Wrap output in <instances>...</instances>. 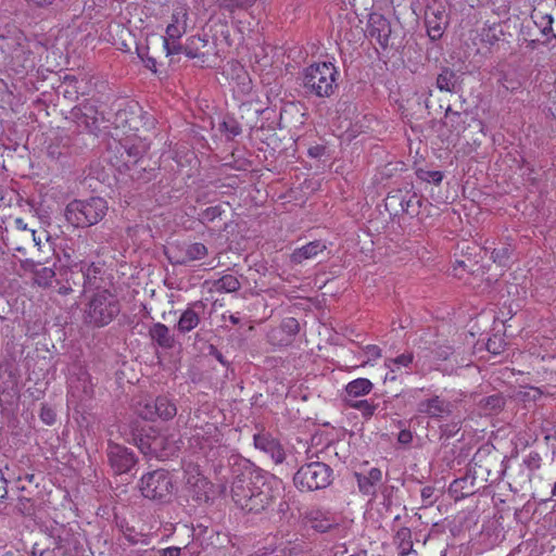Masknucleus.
Instances as JSON below:
<instances>
[{
  "label": "nucleus",
  "instance_id": "c9c22d12",
  "mask_svg": "<svg viewBox=\"0 0 556 556\" xmlns=\"http://www.w3.org/2000/svg\"><path fill=\"white\" fill-rule=\"evenodd\" d=\"M216 291L236 292L241 288V283L233 275H224L214 282Z\"/></svg>",
  "mask_w": 556,
  "mask_h": 556
},
{
  "label": "nucleus",
  "instance_id": "ddd939ff",
  "mask_svg": "<svg viewBox=\"0 0 556 556\" xmlns=\"http://www.w3.org/2000/svg\"><path fill=\"white\" fill-rule=\"evenodd\" d=\"M456 404L433 395L429 399L422 400L417 404V412L431 419L441 420L452 416Z\"/></svg>",
  "mask_w": 556,
  "mask_h": 556
},
{
  "label": "nucleus",
  "instance_id": "2f4dec72",
  "mask_svg": "<svg viewBox=\"0 0 556 556\" xmlns=\"http://www.w3.org/2000/svg\"><path fill=\"white\" fill-rule=\"evenodd\" d=\"M207 40L201 36H192L188 38L184 46V53L190 58H199L202 53L201 50L206 46Z\"/></svg>",
  "mask_w": 556,
  "mask_h": 556
},
{
  "label": "nucleus",
  "instance_id": "f03ea898",
  "mask_svg": "<svg viewBox=\"0 0 556 556\" xmlns=\"http://www.w3.org/2000/svg\"><path fill=\"white\" fill-rule=\"evenodd\" d=\"M33 47L22 33L11 36L0 35V70H12L15 73L28 71L35 66Z\"/></svg>",
  "mask_w": 556,
  "mask_h": 556
},
{
  "label": "nucleus",
  "instance_id": "4d7b16f0",
  "mask_svg": "<svg viewBox=\"0 0 556 556\" xmlns=\"http://www.w3.org/2000/svg\"><path fill=\"white\" fill-rule=\"evenodd\" d=\"M222 213V210L219 206H211V207H207L204 212H203V219L204 220H213L214 218H216L217 216H219Z\"/></svg>",
  "mask_w": 556,
  "mask_h": 556
},
{
  "label": "nucleus",
  "instance_id": "9b49d317",
  "mask_svg": "<svg viewBox=\"0 0 556 556\" xmlns=\"http://www.w3.org/2000/svg\"><path fill=\"white\" fill-rule=\"evenodd\" d=\"M84 271L78 263L68 266H62L58 271L56 293L60 295H68L75 291L81 293L84 280Z\"/></svg>",
  "mask_w": 556,
  "mask_h": 556
},
{
  "label": "nucleus",
  "instance_id": "393cba45",
  "mask_svg": "<svg viewBox=\"0 0 556 556\" xmlns=\"http://www.w3.org/2000/svg\"><path fill=\"white\" fill-rule=\"evenodd\" d=\"M428 34L432 39L440 38L447 23L444 11H431L426 14Z\"/></svg>",
  "mask_w": 556,
  "mask_h": 556
},
{
  "label": "nucleus",
  "instance_id": "7ed1b4c3",
  "mask_svg": "<svg viewBox=\"0 0 556 556\" xmlns=\"http://www.w3.org/2000/svg\"><path fill=\"white\" fill-rule=\"evenodd\" d=\"M136 489L144 500L164 506L173 502L176 483L174 476L167 469L157 468L143 473Z\"/></svg>",
  "mask_w": 556,
  "mask_h": 556
},
{
  "label": "nucleus",
  "instance_id": "cd10ccee",
  "mask_svg": "<svg viewBox=\"0 0 556 556\" xmlns=\"http://www.w3.org/2000/svg\"><path fill=\"white\" fill-rule=\"evenodd\" d=\"M531 18L544 36L552 34V25L554 21L552 14L544 12L541 9H534L531 14Z\"/></svg>",
  "mask_w": 556,
  "mask_h": 556
},
{
  "label": "nucleus",
  "instance_id": "0e129e2a",
  "mask_svg": "<svg viewBox=\"0 0 556 556\" xmlns=\"http://www.w3.org/2000/svg\"><path fill=\"white\" fill-rule=\"evenodd\" d=\"M451 354V349L450 348H445V349H439L437 352H435V355H437V358L438 359H447L448 355Z\"/></svg>",
  "mask_w": 556,
  "mask_h": 556
},
{
  "label": "nucleus",
  "instance_id": "c756f323",
  "mask_svg": "<svg viewBox=\"0 0 556 556\" xmlns=\"http://www.w3.org/2000/svg\"><path fill=\"white\" fill-rule=\"evenodd\" d=\"M369 23L371 36H377L379 39H388L390 34L389 23L382 15H371Z\"/></svg>",
  "mask_w": 556,
  "mask_h": 556
},
{
  "label": "nucleus",
  "instance_id": "e2e57ef3",
  "mask_svg": "<svg viewBox=\"0 0 556 556\" xmlns=\"http://www.w3.org/2000/svg\"><path fill=\"white\" fill-rule=\"evenodd\" d=\"M161 556H180L179 547H167L161 551Z\"/></svg>",
  "mask_w": 556,
  "mask_h": 556
},
{
  "label": "nucleus",
  "instance_id": "3c124183",
  "mask_svg": "<svg viewBox=\"0 0 556 556\" xmlns=\"http://www.w3.org/2000/svg\"><path fill=\"white\" fill-rule=\"evenodd\" d=\"M128 231H129V237L132 240L138 237V239L146 241L147 236H149V230L143 226H136L134 229H129Z\"/></svg>",
  "mask_w": 556,
  "mask_h": 556
},
{
  "label": "nucleus",
  "instance_id": "ea45409f",
  "mask_svg": "<svg viewBox=\"0 0 556 556\" xmlns=\"http://www.w3.org/2000/svg\"><path fill=\"white\" fill-rule=\"evenodd\" d=\"M380 494L382 496V504L386 508H390L393 505V495L399 491V488L395 485L381 484L379 486Z\"/></svg>",
  "mask_w": 556,
  "mask_h": 556
},
{
  "label": "nucleus",
  "instance_id": "e433bc0d",
  "mask_svg": "<svg viewBox=\"0 0 556 556\" xmlns=\"http://www.w3.org/2000/svg\"><path fill=\"white\" fill-rule=\"evenodd\" d=\"M256 0H216V3L220 9H224L230 13L236 10H247L251 8Z\"/></svg>",
  "mask_w": 556,
  "mask_h": 556
},
{
  "label": "nucleus",
  "instance_id": "58836bf2",
  "mask_svg": "<svg viewBox=\"0 0 556 556\" xmlns=\"http://www.w3.org/2000/svg\"><path fill=\"white\" fill-rule=\"evenodd\" d=\"M462 429V420H452L451 422L443 424L439 427L440 430V439L447 441L451 438H454Z\"/></svg>",
  "mask_w": 556,
  "mask_h": 556
},
{
  "label": "nucleus",
  "instance_id": "a878e982",
  "mask_svg": "<svg viewBox=\"0 0 556 556\" xmlns=\"http://www.w3.org/2000/svg\"><path fill=\"white\" fill-rule=\"evenodd\" d=\"M78 265L80 269H83L85 278L84 280H86V282L81 286V293H86L87 291L98 289L100 287L98 282V275L101 271L100 267L96 266L93 263L86 264L84 262H79Z\"/></svg>",
  "mask_w": 556,
  "mask_h": 556
},
{
  "label": "nucleus",
  "instance_id": "6e6d98bb",
  "mask_svg": "<svg viewBox=\"0 0 556 556\" xmlns=\"http://www.w3.org/2000/svg\"><path fill=\"white\" fill-rule=\"evenodd\" d=\"M182 31H184V29H181L176 24H169L166 27V35L168 36V38L174 39V40L180 38V36L182 35Z\"/></svg>",
  "mask_w": 556,
  "mask_h": 556
},
{
  "label": "nucleus",
  "instance_id": "4be33fe9",
  "mask_svg": "<svg viewBox=\"0 0 556 556\" xmlns=\"http://www.w3.org/2000/svg\"><path fill=\"white\" fill-rule=\"evenodd\" d=\"M307 525L317 532L325 533L337 526L328 511L312 509L305 515Z\"/></svg>",
  "mask_w": 556,
  "mask_h": 556
},
{
  "label": "nucleus",
  "instance_id": "5fc2aeb1",
  "mask_svg": "<svg viewBox=\"0 0 556 556\" xmlns=\"http://www.w3.org/2000/svg\"><path fill=\"white\" fill-rule=\"evenodd\" d=\"M543 395V392L536 388V387H529L528 391L525 392L523 397L525 400L529 401H536L541 399Z\"/></svg>",
  "mask_w": 556,
  "mask_h": 556
},
{
  "label": "nucleus",
  "instance_id": "1a4fd4ad",
  "mask_svg": "<svg viewBox=\"0 0 556 556\" xmlns=\"http://www.w3.org/2000/svg\"><path fill=\"white\" fill-rule=\"evenodd\" d=\"M137 414L144 420L154 421L157 418L167 421L177 414L175 402L166 395H159L155 399H146L137 405Z\"/></svg>",
  "mask_w": 556,
  "mask_h": 556
},
{
  "label": "nucleus",
  "instance_id": "39448f33",
  "mask_svg": "<svg viewBox=\"0 0 556 556\" xmlns=\"http://www.w3.org/2000/svg\"><path fill=\"white\" fill-rule=\"evenodd\" d=\"M108 211L106 201L100 197L74 200L66 205L65 217L76 227H88L100 222Z\"/></svg>",
  "mask_w": 556,
  "mask_h": 556
},
{
  "label": "nucleus",
  "instance_id": "09e8293b",
  "mask_svg": "<svg viewBox=\"0 0 556 556\" xmlns=\"http://www.w3.org/2000/svg\"><path fill=\"white\" fill-rule=\"evenodd\" d=\"M208 485V482L204 478H197V481L194 482V488L199 489V491L195 492L194 498L198 502H206L208 500L207 493L205 491V488Z\"/></svg>",
  "mask_w": 556,
  "mask_h": 556
},
{
  "label": "nucleus",
  "instance_id": "dca6fc26",
  "mask_svg": "<svg viewBox=\"0 0 556 556\" xmlns=\"http://www.w3.org/2000/svg\"><path fill=\"white\" fill-rule=\"evenodd\" d=\"M179 441L174 435L160 433L155 441L152 443L151 452H148L147 457H154L160 460H166L175 455L180 450Z\"/></svg>",
  "mask_w": 556,
  "mask_h": 556
},
{
  "label": "nucleus",
  "instance_id": "72a5a7b5",
  "mask_svg": "<svg viewBox=\"0 0 556 556\" xmlns=\"http://www.w3.org/2000/svg\"><path fill=\"white\" fill-rule=\"evenodd\" d=\"M456 85V74L450 68H444L437 78V87L441 91L452 92Z\"/></svg>",
  "mask_w": 556,
  "mask_h": 556
},
{
  "label": "nucleus",
  "instance_id": "a211bd4d",
  "mask_svg": "<svg viewBox=\"0 0 556 556\" xmlns=\"http://www.w3.org/2000/svg\"><path fill=\"white\" fill-rule=\"evenodd\" d=\"M31 251L28 257L21 258L22 267L26 270L37 268L49 263L56 256L54 245H30Z\"/></svg>",
  "mask_w": 556,
  "mask_h": 556
},
{
  "label": "nucleus",
  "instance_id": "680f3d73",
  "mask_svg": "<svg viewBox=\"0 0 556 556\" xmlns=\"http://www.w3.org/2000/svg\"><path fill=\"white\" fill-rule=\"evenodd\" d=\"M413 200H416L417 203L419 202V199L417 198L416 194L409 195L408 200H405V199L401 200L400 205H401L403 212H408Z\"/></svg>",
  "mask_w": 556,
  "mask_h": 556
},
{
  "label": "nucleus",
  "instance_id": "6ab92c4d",
  "mask_svg": "<svg viewBox=\"0 0 556 556\" xmlns=\"http://www.w3.org/2000/svg\"><path fill=\"white\" fill-rule=\"evenodd\" d=\"M160 433L161 431L151 426H135L131 431V441L147 456L148 452H151L152 443Z\"/></svg>",
  "mask_w": 556,
  "mask_h": 556
},
{
  "label": "nucleus",
  "instance_id": "6e6552de",
  "mask_svg": "<svg viewBox=\"0 0 556 556\" xmlns=\"http://www.w3.org/2000/svg\"><path fill=\"white\" fill-rule=\"evenodd\" d=\"M121 312V305L114 294L108 290L97 292L88 303L85 320L94 327L109 325Z\"/></svg>",
  "mask_w": 556,
  "mask_h": 556
},
{
  "label": "nucleus",
  "instance_id": "a18cd8bd",
  "mask_svg": "<svg viewBox=\"0 0 556 556\" xmlns=\"http://www.w3.org/2000/svg\"><path fill=\"white\" fill-rule=\"evenodd\" d=\"M281 330L289 336H294L300 330L299 321L293 317L285 318L280 325Z\"/></svg>",
  "mask_w": 556,
  "mask_h": 556
},
{
  "label": "nucleus",
  "instance_id": "79ce46f5",
  "mask_svg": "<svg viewBox=\"0 0 556 556\" xmlns=\"http://www.w3.org/2000/svg\"><path fill=\"white\" fill-rule=\"evenodd\" d=\"M414 354L412 352L403 353L394 358L387 359L386 364L388 367H409L413 364Z\"/></svg>",
  "mask_w": 556,
  "mask_h": 556
},
{
  "label": "nucleus",
  "instance_id": "c03bdc74",
  "mask_svg": "<svg viewBox=\"0 0 556 556\" xmlns=\"http://www.w3.org/2000/svg\"><path fill=\"white\" fill-rule=\"evenodd\" d=\"M420 496L425 507H430L437 502L435 488L426 485L421 489Z\"/></svg>",
  "mask_w": 556,
  "mask_h": 556
},
{
  "label": "nucleus",
  "instance_id": "f8f14e48",
  "mask_svg": "<svg viewBox=\"0 0 556 556\" xmlns=\"http://www.w3.org/2000/svg\"><path fill=\"white\" fill-rule=\"evenodd\" d=\"M167 260L173 265H187L207 254L206 245H163Z\"/></svg>",
  "mask_w": 556,
  "mask_h": 556
},
{
  "label": "nucleus",
  "instance_id": "9d476101",
  "mask_svg": "<svg viewBox=\"0 0 556 556\" xmlns=\"http://www.w3.org/2000/svg\"><path fill=\"white\" fill-rule=\"evenodd\" d=\"M105 454L108 464L115 475L130 472L138 463V457L131 448L111 440L108 442Z\"/></svg>",
  "mask_w": 556,
  "mask_h": 556
},
{
  "label": "nucleus",
  "instance_id": "7c9ffc66",
  "mask_svg": "<svg viewBox=\"0 0 556 556\" xmlns=\"http://www.w3.org/2000/svg\"><path fill=\"white\" fill-rule=\"evenodd\" d=\"M326 245H302L301 248L293 251L291 254V262L294 264H301L304 260H308L319 252H323Z\"/></svg>",
  "mask_w": 556,
  "mask_h": 556
},
{
  "label": "nucleus",
  "instance_id": "c85d7f7f",
  "mask_svg": "<svg viewBox=\"0 0 556 556\" xmlns=\"http://www.w3.org/2000/svg\"><path fill=\"white\" fill-rule=\"evenodd\" d=\"M372 389V383L366 378H358L348 383L345 391L349 396L357 397L368 394Z\"/></svg>",
  "mask_w": 556,
  "mask_h": 556
},
{
  "label": "nucleus",
  "instance_id": "412c9836",
  "mask_svg": "<svg viewBox=\"0 0 556 556\" xmlns=\"http://www.w3.org/2000/svg\"><path fill=\"white\" fill-rule=\"evenodd\" d=\"M49 536L52 539L54 549L66 555L72 548H76V541L71 529L64 526L51 528Z\"/></svg>",
  "mask_w": 556,
  "mask_h": 556
},
{
  "label": "nucleus",
  "instance_id": "69168bd1",
  "mask_svg": "<svg viewBox=\"0 0 556 556\" xmlns=\"http://www.w3.org/2000/svg\"><path fill=\"white\" fill-rule=\"evenodd\" d=\"M142 60H143L147 68H149L153 72L156 71V61L154 58L148 56L146 59L142 58Z\"/></svg>",
  "mask_w": 556,
  "mask_h": 556
},
{
  "label": "nucleus",
  "instance_id": "bf43d9fd",
  "mask_svg": "<svg viewBox=\"0 0 556 556\" xmlns=\"http://www.w3.org/2000/svg\"><path fill=\"white\" fill-rule=\"evenodd\" d=\"M164 47L166 48L168 54L184 52V46L176 45V43H173L172 46H169V42L167 39L164 40Z\"/></svg>",
  "mask_w": 556,
  "mask_h": 556
},
{
  "label": "nucleus",
  "instance_id": "de8ad7c7",
  "mask_svg": "<svg viewBox=\"0 0 556 556\" xmlns=\"http://www.w3.org/2000/svg\"><path fill=\"white\" fill-rule=\"evenodd\" d=\"M418 176L428 182H433L434 185L441 184L443 179V174L440 170H419Z\"/></svg>",
  "mask_w": 556,
  "mask_h": 556
},
{
  "label": "nucleus",
  "instance_id": "37998d69",
  "mask_svg": "<svg viewBox=\"0 0 556 556\" xmlns=\"http://www.w3.org/2000/svg\"><path fill=\"white\" fill-rule=\"evenodd\" d=\"M506 346V343L504 339L501 336L494 334L493 337L489 338L486 342V350L492 354H501L504 352Z\"/></svg>",
  "mask_w": 556,
  "mask_h": 556
},
{
  "label": "nucleus",
  "instance_id": "b1692460",
  "mask_svg": "<svg viewBox=\"0 0 556 556\" xmlns=\"http://www.w3.org/2000/svg\"><path fill=\"white\" fill-rule=\"evenodd\" d=\"M29 270L34 274V282L38 287L56 292L58 273L49 267L34 268Z\"/></svg>",
  "mask_w": 556,
  "mask_h": 556
},
{
  "label": "nucleus",
  "instance_id": "f3484780",
  "mask_svg": "<svg viewBox=\"0 0 556 556\" xmlns=\"http://www.w3.org/2000/svg\"><path fill=\"white\" fill-rule=\"evenodd\" d=\"M358 491L366 496L376 497L378 486L381 484L383 473L381 469L372 467L367 472H355Z\"/></svg>",
  "mask_w": 556,
  "mask_h": 556
},
{
  "label": "nucleus",
  "instance_id": "5701e85b",
  "mask_svg": "<svg viewBox=\"0 0 556 556\" xmlns=\"http://www.w3.org/2000/svg\"><path fill=\"white\" fill-rule=\"evenodd\" d=\"M149 336L162 349H172L175 345V337L170 333L169 328L162 324L155 323L149 329Z\"/></svg>",
  "mask_w": 556,
  "mask_h": 556
},
{
  "label": "nucleus",
  "instance_id": "423d86ee",
  "mask_svg": "<svg viewBox=\"0 0 556 556\" xmlns=\"http://www.w3.org/2000/svg\"><path fill=\"white\" fill-rule=\"evenodd\" d=\"M505 457H502L492 446L485 445L475 453L469 463V471L473 478L481 477L491 483L503 478L506 471Z\"/></svg>",
  "mask_w": 556,
  "mask_h": 556
},
{
  "label": "nucleus",
  "instance_id": "bb28decb",
  "mask_svg": "<svg viewBox=\"0 0 556 556\" xmlns=\"http://www.w3.org/2000/svg\"><path fill=\"white\" fill-rule=\"evenodd\" d=\"M506 399L502 393L485 396L479 401V407L486 414H497L504 409Z\"/></svg>",
  "mask_w": 556,
  "mask_h": 556
},
{
  "label": "nucleus",
  "instance_id": "4c0bfd02",
  "mask_svg": "<svg viewBox=\"0 0 556 556\" xmlns=\"http://www.w3.org/2000/svg\"><path fill=\"white\" fill-rule=\"evenodd\" d=\"M13 510L20 516H33L35 514V502L30 497L18 496Z\"/></svg>",
  "mask_w": 556,
  "mask_h": 556
},
{
  "label": "nucleus",
  "instance_id": "20e7f679",
  "mask_svg": "<svg viewBox=\"0 0 556 556\" xmlns=\"http://www.w3.org/2000/svg\"><path fill=\"white\" fill-rule=\"evenodd\" d=\"M339 72L330 62L314 63L303 72V86L316 97H330L337 89Z\"/></svg>",
  "mask_w": 556,
  "mask_h": 556
},
{
  "label": "nucleus",
  "instance_id": "2eb2a0df",
  "mask_svg": "<svg viewBox=\"0 0 556 556\" xmlns=\"http://www.w3.org/2000/svg\"><path fill=\"white\" fill-rule=\"evenodd\" d=\"M205 308L206 304L201 300L190 303L181 313L176 329L184 334L195 329L201 321V316L204 314Z\"/></svg>",
  "mask_w": 556,
  "mask_h": 556
},
{
  "label": "nucleus",
  "instance_id": "473e14b6",
  "mask_svg": "<svg viewBox=\"0 0 556 556\" xmlns=\"http://www.w3.org/2000/svg\"><path fill=\"white\" fill-rule=\"evenodd\" d=\"M197 438H201L207 443H219L222 440V432L215 424L207 422L205 426L197 430Z\"/></svg>",
  "mask_w": 556,
  "mask_h": 556
},
{
  "label": "nucleus",
  "instance_id": "338daca9",
  "mask_svg": "<svg viewBox=\"0 0 556 556\" xmlns=\"http://www.w3.org/2000/svg\"><path fill=\"white\" fill-rule=\"evenodd\" d=\"M35 475L34 473H26L24 477L18 478V482H22L23 480L27 481L28 483L35 482Z\"/></svg>",
  "mask_w": 556,
  "mask_h": 556
},
{
  "label": "nucleus",
  "instance_id": "052dcab7",
  "mask_svg": "<svg viewBox=\"0 0 556 556\" xmlns=\"http://www.w3.org/2000/svg\"><path fill=\"white\" fill-rule=\"evenodd\" d=\"M86 128L88 129V131L90 132H93L96 131L98 128H99V117L98 116H92L90 117V121H86Z\"/></svg>",
  "mask_w": 556,
  "mask_h": 556
},
{
  "label": "nucleus",
  "instance_id": "13d9d810",
  "mask_svg": "<svg viewBox=\"0 0 556 556\" xmlns=\"http://www.w3.org/2000/svg\"><path fill=\"white\" fill-rule=\"evenodd\" d=\"M397 441L401 444H409L413 441V434L409 430H401L397 435Z\"/></svg>",
  "mask_w": 556,
  "mask_h": 556
},
{
  "label": "nucleus",
  "instance_id": "f704fd0d",
  "mask_svg": "<svg viewBox=\"0 0 556 556\" xmlns=\"http://www.w3.org/2000/svg\"><path fill=\"white\" fill-rule=\"evenodd\" d=\"M395 541L399 543V554L406 556L413 548L412 532L408 528L403 527L397 530Z\"/></svg>",
  "mask_w": 556,
  "mask_h": 556
},
{
  "label": "nucleus",
  "instance_id": "8fccbe9b",
  "mask_svg": "<svg viewBox=\"0 0 556 556\" xmlns=\"http://www.w3.org/2000/svg\"><path fill=\"white\" fill-rule=\"evenodd\" d=\"M39 417L46 425L51 426L55 422L56 414L50 406L42 405Z\"/></svg>",
  "mask_w": 556,
  "mask_h": 556
},
{
  "label": "nucleus",
  "instance_id": "0eeeda50",
  "mask_svg": "<svg viewBox=\"0 0 556 556\" xmlns=\"http://www.w3.org/2000/svg\"><path fill=\"white\" fill-rule=\"evenodd\" d=\"M333 481V469L323 462H312L301 466L293 476L300 491H317L328 488Z\"/></svg>",
  "mask_w": 556,
  "mask_h": 556
},
{
  "label": "nucleus",
  "instance_id": "f257e3e1",
  "mask_svg": "<svg viewBox=\"0 0 556 556\" xmlns=\"http://www.w3.org/2000/svg\"><path fill=\"white\" fill-rule=\"evenodd\" d=\"M242 462L243 470L237 473L232 481L231 497L240 509L257 514L273 503L275 492L260 468L247 459Z\"/></svg>",
  "mask_w": 556,
  "mask_h": 556
},
{
  "label": "nucleus",
  "instance_id": "a19ab883",
  "mask_svg": "<svg viewBox=\"0 0 556 556\" xmlns=\"http://www.w3.org/2000/svg\"><path fill=\"white\" fill-rule=\"evenodd\" d=\"M541 456L538 452H530L529 455L523 459V465L530 471L528 478L531 480L532 473L541 467Z\"/></svg>",
  "mask_w": 556,
  "mask_h": 556
},
{
  "label": "nucleus",
  "instance_id": "4468645a",
  "mask_svg": "<svg viewBox=\"0 0 556 556\" xmlns=\"http://www.w3.org/2000/svg\"><path fill=\"white\" fill-rule=\"evenodd\" d=\"M253 443L255 448L269 455L275 464L279 465L286 460V451L280 441L263 427L253 435Z\"/></svg>",
  "mask_w": 556,
  "mask_h": 556
},
{
  "label": "nucleus",
  "instance_id": "603ef678",
  "mask_svg": "<svg viewBox=\"0 0 556 556\" xmlns=\"http://www.w3.org/2000/svg\"><path fill=\"white\" fill-rule=\"evenodd\" d=\"M207 354L216 358L223 366H228L229 362L225 358L223 353L213 344L207 346Z\"/></svg>",
  "mask_w": 556,
  "mask_h": 556
},
{
  "label": "nucleus",
  "instance_id": "aec40b11",
  "mask_svg": "<svg viewBox=\"0 0 556 556\" xmlns=\"http://www.w3.org/2000/svg\"><path fill=\"white\" fill-rule=\"evenodd\" d=\"M510 245H468L467 249L476 250L478 249L479 255L481 257V261L483 262L484 258H489L495 264H498L500 266H506L508 264L511 250L509 249Z\"/></svg>",
  "mask_w": 556,
  "mask_h": 556
},
{
  "label": "nucleus",
  "instance_id": "864d4df0",
  "mask_svg": "<svg viewBox=\"0 0 556 556\" xmlns=\"http://www.w3.org/2000/svg\"><path fill=\"white\" fill-rule=\"evenodd\" d=\"M366 356H367V362L369 361H372V359H377L381 356V350L379 346L377 345H367L364 350Z\"/></svg>",
  "mask_w": 556,
  "mask_h": 556
},
{
  "label": "nucleus",
  "instance_id": "774afa93",
  "mask_svg": "<svg viewBox=\"0 0 556 556\" xmlns=\"http://www.w3.org/2000/svg\"><path fill=\"white\" fill-rule=\"evenodd\" d=\"M15 224H16L17 229H20V230H25L27 228V225L24 223V220L22 218H17L15 220Z\"/></svg>",
  "mask_w": 556,
  "mask_h": 556
},
{
  "label": "nucleus",
  "instance_id": "49530a36",
  "mask_svg": "<svg viewBox=\"0 0 556 556\" xmlns=\"http://www.w3.org/2000/svg\"><path fill=\"white\" fill-rule=\"evenodd\" d=\"M352 407L362 412L363 416L368 418L371 417L375 413L376 406L370 404L366 400H359L351 404Z\"/></svg>",
  "mask_w": 556,
  "mask_h": 556
}]
</instances>
